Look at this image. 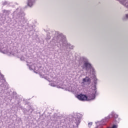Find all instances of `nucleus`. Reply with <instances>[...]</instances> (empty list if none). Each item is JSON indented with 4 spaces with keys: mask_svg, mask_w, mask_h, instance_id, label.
I'll return each instance as SVG.
<instances>
[{
    "mask_svg": "<svg viewBox=\"0 0 128 128\" xmlns=\"http://www.w3.org/2000/svg\"><path fill=\"white\" fill-rule=\"evenodd\" d=\"M79 66L80 67L82 70L80 72H84L86 70V76L85 78L82 79V85L84 88L88 86L89 84H90L92 82V76H94L96 74V70L92 65V64L86 58H82L79 61Z\"/></svg>",
    "mask_w": 128,
    "mask_h": 128,
    "instance_id": "1",
    "label": "nucleus"
},
{
    "mask_svg": "<svg viewBox=\"0 0 128 128\" xmlns=\"http://www.w3.org/2000/svg\"><path fill=\"white\" fill-rule=\"evenodd\" d=\"M93 82L94 86L92 88L91 91L88 92V96L82 94L78 95L77 98L78 100L82 102H86V100L88 102L90 100H94L96 98V84H98V79L96 76L93 78Z\"/></svg>",
    "mask_w": 128,
    "mask_h": 128,
    "instance_id": "2",
    "label": "nucleus"
},
{
    "mask_svg": "<svg viewBox=\"0 0 128 128\" xmlns=\"http://www.w3.org/2000/svg\"><path fill=\"white\" fill-rule=\"evenodd\" d=\"M52 40L55 43L56 46L60 48H68L70 46V44H68L66 36L58 32H56L55 36Z\"/></svg>",
    "mask_w": 128,
    "mask_h": 128,
    "instance_id": "3",
    "label": "nucleus"
},
{
    "mask_svg": "<svg viewBox=\"0 0 128 128\" xmlns=\"http://www.w3.org/2000/svg\"><path fill=\"white\" fill-rule=\"evenodd\" d=\"M22 14H24V10H22V9L20 7L18 8L12 14L13 20H18V24L21 28H24L26 26V20L24 18V17L22 16Z\"/></svg>",
    "mask_w": 128,
    "mask_h": 128,
    "instance_id": "4",
    "label": "nucleus"
},
{
    "mask_svg": "<svg viewBox=\"0 0 128 128\" xmlns=\"http://www.w3.org/2000/svg\"><path fill=\"white\" fill-rule=\"evenodd\" d=\"M21 60H26L27 62V66H28L30 70H34L36 74H40L42 72V67H40V68L36 66V64H34L30 62L32 59H28V57L26 56H22L20 58Z\"/></svg>",
    "mask_w": 128,
    "mask_h": 128,
    "instance_id": "5",
    "label": "nucleus"
},
{
    "mask_svg": "<svg viewBox=\"0 0 128 128\" xmlns=\"http://www.w3.org/2000/svg\"><path fill=\"white\" fill-rule=\"evenodd\" d=\"M0 52L8 54V56L12 55V52L8 50L6 44L4 42L0 41Z\"/></svg>",
    "mask_w": 128,
    "mask_h": 128,
    "instance_id": "6",
    "label": "nucleus"
},
{
    "mask_svg": "<svg viewBox=\"0 0 128 128\" xmlns=\"http://www.w3.org/2000/svg\"><path fill=\"white\" fill-rule=\"evenodd\" d=\"M82 114L80 113H76L74 115L73 124H76V125H74V126H78V124H80V122H82Z\"/></svg>",
    "mask_w": 128,
    "mask_h": 128,
    "instance_id": "7",
    "label": "nucleus"
},
{
    "mask_svg": "<svg viewBox=\"0 0 128 128\" xmlns=\"http://www.w3.org/2000/svg\"><path fill=\"white\" fill-rule=\"evenodd\" d=\"M114 117L115 120L116 122H120V119L118 118V115L116 114L114 112H112V113L107 117L105 118V122H108L107 120H110L112 118Z\"/></svg>",
    "mask_w": 128,
    "mask_h": 128,
    "instance_id": "8",
    "label": "nucleus"
},
{
    "mask_svg": "<svg viewBox=\"0 0 128 128\" xmlns=\"http://www.w3.org/2000/svg\"><path fill=\"white\" fill-rule=\"evenodd\" d=\"M120 4H122L123 6H126V8H128V2L126 0H120ZM122 20H128V14H126L125 15V16H124L122 18Z\"/></svg>",
    "mask_w": 128,
    "mask_h": 128,
    "instance_id": "9",
    "label": "nucleus"
},
{
    "mask_svg": "<svg viewBox=\"0 0 128 128\" xmlns=\"http://www.w3.org/2000/svg\"><path fill=\"white\" fill-rule=\"evenodd\" d=\"M40 76L42 78H45V80H47L48 82H50V80L52 78V76H54L51 74H50L49 75H44V74H40Z\"/></svg>",
    "mask_w": 128,
    "mask_h": 128,
    "instance_id": "10",
    "label": "nucleus"
},
{
    "mask_svg": "<svg viewBox=\"0 0 128 128\" xmlns=\"http://www.w3.org/2000/svg\"><path fill=\"white\" fill-rule=\"evenodd\" d=\"M37 0H27V6H29V8H32L34 4H36V2Z\"/></svg>",
    "mask_w": 128,
    "mask_h": 128,
    "instance_id": "11",
    "label": "nucleus"
},
{
    "mask_svg": "<svg viewBox=\"0 0 128 128\" xmlns=\"http://www.w3.org/2000/svg\"><path fill=\"white\" fill-rule=\"evenodd\" d=\"M3 13L6 16H8L10 14V10H3Z\"/></svg>",
    "mask_w": 128,
    "mask_h": 128,
    "instance_id": "12",
    "label": "nucleus"
},
{
    "mask_svg": "<svg viewBox=\"0 0 128 128\" xmlns=\"http://www.w3.org/2000/svg\"><path fill=\"white\" fill-rule=\"evenodd\" d=\"M69 90L72 92H76V88L72 86H69Z\"/></svg>",
    "mask_w": 128,
    "mask_h": 128,
    "instance_id": "13",
    "label": "nucleus"
},
{
    "mask_svg": "<svg viewBox=\"0 0 128 128\" xmlns=\"http://www.w3.org/2000/svg\"><path fill=\"white\" fill-rule=\"evenodd\" d=\"M49 85L51 86H56V82H52L49 84Z\"/></svg>",
    "mask_w": 128,
    "mask_h": 128,
    "instance_id": "14",
    "label": "nucleus"
},
{
    "mask_svg": "<svg viewBox=\"0 0 128 128\" xmlns=\"http://www.w3.org/2000/svg\"><path fill=\"white\" fill-rule=\"evenodd\" d=\"M0 80H4V79L3 75L0 74Z\"/></svg>",
    "mask_w": 128,
    "mask_h": 128,
    "instance_id": "15",
    "label": "nucleus"
},
{
    "mask_svg": "<svg viewBox=\"0 0 128 128\" xmlns=\"http://www.w3.org/2000/svg\"><path fill=\"white\" fill-rule=\"evenodd\" d=\"M2 6H6V4H8V2L6 1H4L2 2Z\"/></svg>",
    "mask_w": 128,
    "mask_h": 128,
    "instance_id": "16",
    "label": "nucleus"
},
{
    "mask_svg": "<svg viewBox=\"0 0 128 128\" xmlns=\"http://www.w3.org/2000/svg\"><path fill=\"white\" fill-rule=\"evenodd\" d=\"M92 126V122H90L88 124V126L89 128H90V126Z\"/></svg>",
    "mask_w": 128,
    "mask_h": 128,
    "instance_id": "17",
    "label": "nucleus"
},
{
    "mask_svg": "<svg viewBox=\"0 0 128 128\" xmlns=\"http://www.w3.org/2000/svg\"><path fill=\"white\" fill-rule=\"evenodd\" d=\"M0 86L2 88H4V84H0Z\"/></svg>",
    "mask_w": 128,
    "mask_h": 128,
    "instance_id": "18",
    "label": "nucleus"
},
{
    "mask_svg": "<svg viewBox=\"0 0 128 128\" xmlns=\"http://www.w3.org/2000/svg\"><path fill=\"white\" fill-rule=\"evenodd\" d=\"M57 88H60L62 87L60 86H57Z\"/></svg>",
    "mask_w": 128,
    "mask_h": 128,
    "instance_id": "19",
    "label": "nucleus"
},
{
    "mask_svg": "<svg viewBox=\"0 0 128 128\" xmlns=\"http://www.w3.org/2000/svg\"><path fill=\"white\" fill-rule=\"evenodd\" d=\"M47 38H48V40H50V36H48Z\"/></svg>",
    "mask_w": 128,
    "mask_h": 128,
    "instance_id": "20",
    "label": "nucleus"
},
{
    "mask_svg": "<svg viewBox=\"0 0 128 128\" xmlns=\"http://www.w3.org/2000/svg\"><path fill=\"white\" fill-rule=\"evenodd\" d=\"M98 122H96V124H98Z\"/></svg>",
    "mask_w": 128,
    "mask_h": 128,
    "instance_id": "21",
    "label": "nucleus"
}]
</instances>
